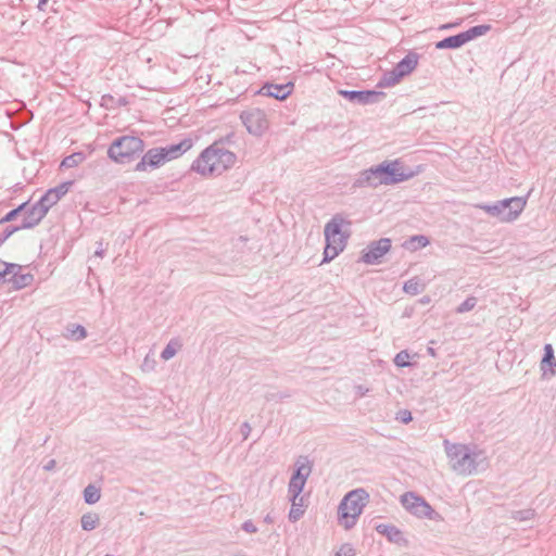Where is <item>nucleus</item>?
Instances as JSON below:
<instances>
[{"label":"nucleus","instance_id":"1","mask_svg":"<svg viewBox=\"0 0 556 556\" xmlns=\"http://www.w3.org/2000/svg\"><path fill=\"white\" fill-rule=\"evenodd\" d=\"M192 146L193 140L191 138H185L178 143L149 149L141 155L140 161L135 166V170L146 172L148 169H156L165 163L180 157L189 151Z\"/></svg>","mask_w":556,"mask_h":556},{"label":"nucleus","instance_id":"2","mask_svg":"<svg viewBox=\"0 0 556 556\" xmlns=\"http://www.w3.org/2000/svg\"><path fill=\"white\" fill-rule=\"evenodd\" d=\"M344 224L351 226L352 223L345 219L341 214H334L325 225L324 235L326 245L324 248L321 264L331 262L345 249L350 232L342 231Z\"/></svg>","mask_w":556,"mask_h":556},{"label":"nucleus","instance_id":"3","mask_svg":"<svg viewBox=\"0 0 556 556\" xmlns=\"http://www.w3.org/2000/svg\"><path fill=\"white\" fill-rule=\"evenodd\" d=\"M368 501L369 493L363 488L348 492L338 507L340 523L348 530L353 528Z\"/></svg>","mask_w":556,"mask_h":556},{"label":"nucleus","instance_id":"4","mask_svg":"<svg viewBox=\"0 0 556 556\" xmlns=\"http://www.w3.org/2000/svg\"><path fill=\"white\" fill-rule=\"evenodd\" d=\"M144 141L137 136L115 138L108 149V156L116 164L126 165L137 160L144 151Z\"/></svg>","mask_w":556,"mask_h":556},{"label":"nucleus","instance_id":"5","mask_svg":"<svg viewBox=\"0 0 556 556\" xmlns=\"http://www.w3.org/2000/svg\"><path fill=\"white\" fill-rule=\"evenodd\" d=\"M444 446L455 471L467 476L477 471L478 458L482 455L481 451L475 452L465 444L450 443L448 440H444Z\"/></svg>","mask_w":556,"mask_h":556},{"label":"nucleus","instance_id":"6","mask_svg":"<svg viewBox=\"0 0 556 556\" xmlns=\"http://www.w3.org/2000/svg\"><path fill=\"white\" fill-rule=\"evenodd\" d=\"M401 503L407 511L418 518H428L434 521L442 519V516L422 496L415 492L404 493L401 496Z\"/></svg>","mask_w":556,"mask_h":556},{"label":"nucleus","instance_id":"7","mask_svg":"<svg viewBox=\"0 0 556 556\" xmlns=\"http://www.w3.org/2000/svg\"><path fill=\"white\" fill-rule=\"evenodd\" d=\"M380 180L382 185H396L406 181L415 176V172L404 169L403 164L399 160L383 161L378 164Z\"/></svg>","mask_w":556,"mask_h":556},{"label":"nucleus","instance_id":"8","mask_svg":"<svg viewBox=\"0 0 556 556\" xmlns=\"http://www.w3.org/2000/svg\"><path fill=\"white\" fill-rule=\"evenodd\" d=\"M240 119L248 132L261 137L269 128V121L265 112L258 108L244 110L240 113Z\"/></svg>","mask_w":556,"mask_h":556},{"label":"nucleus","instance_id":"9","mask_svg":"<svg viewBox=\"0 0 556 556\" xmlns=\"http://www.w3.org/2000/svg\"><path fill=\"white\" fill-rule=\"evenodd\" d=\"M338 94L349 102L357 105H369L381 102L386 98V92L379 90H350L338 89Z\"/></svg>","mask_w":556,"mask_h":556},{"label":"nucleus","instance_id":"10","mask_svg":"<svg viewBox=\"0 0 556 556\" xmlns=\"http://www.w3.org/2000/svg\"><path fill=\"white\" fill-rule=\"evenodd\" d=\"M392 248V241L390 238H381L369 242L366 249L362 251V255L358 262H363L368 265H378L381 263V258Z\"/></svg>","mask_w":556,"mask_h":556},{"label":"nucleus","instance_id":"11","mask_svg":"<svg viewBox=\"0 0 556 556\" xmlns=\"http://www.w3.org/2000/svg\"><path fill=\"white\" fill-rule=\"evenodd\" d=\"M190 169L204 177L212 176L218 170L216 161V149L206 147L199 156L192 162Z\"/></svg>","mask_w":556,"mask_h":556},{"label":"nucleus","instance_id":"12","mask_svg":"<svg viewBox=\"0 0 556 556\" xmlns=\"http://www.w3.org/2000/svg\"><path fill=\"white\" fill-rule=\"evenodd\" d=\"M528 195L511 197L497 201L505 214L502 223H511L518 218L527 205Z\"/></svg>","mask_w":556,"mask_h":556},{"label":"nucleus","instance_id":"13","mask_svg":"<svg viewBox=\"0 0 556 556\" xmlns=\"http://www.w3.org/2000/svg\"><path fill=\"white\" fill-rule=\"evenodd\" d=\"M74 184V180H66L56 187L48 189L38 200L39 205H42L49 212L70 191Z\"/></svg>","mask_w":556,"mask_h":556},{"label":"nucleus","instance_id":"14","mask_svg":"<svg viewBox=\"0 0 556 556\" xmlns=\"http://www.w3.org/2000/svg\"><path fill=\"white\" fill-rule=\"evenodd\" d=\"M294 84L289 81L286 84L265 83L255 94L266 96L276 100H286L293 91Z\"/></svg>","mask_w":556,"mask_h":556},{"label":"nucleus","instance_id":"15","mask_svg":"<svg viewBox=\"0 0 556 556\" xmlns=\"http://www.w3.org/2000/svg\"><path fill=\"white\" fill-rule=\"evenodd\" d=\"M378 165L361 170L352 182L353 189L376 188L382 185L380 175L378 174Z\"/></svg>","mask_w":556,"mask_h":556},{"label":"nucleus","instance_id":"16","mask_svg":"<svg viewBox=\"0 0 556 556\" xmlns=\"http://www.w3.org/2000/svg\"><path fill=\"white\" fill-rule=\"evenodd\" d=\"M25 216L23 218L20 228L23 229H33L46 217L48 214L46 207L39 205L37 201L30 207L27 206L26 211H24Z\"/></svg>","mask_w":556,"mask_h":556},{"label":"nucleus","instance_id":"17","mask_svg":"<svg viewBox=\"0 0 556 556\" xmlns=\"http://www.w3.org/2000/svg\"><path fill=\"white\" fill-rule=\"evenodd\" d=\"M375 530L384 535L391 543H395L400 546L408 545V540L404 536L403 532L391 523H379L375 526Z\"/></svg>","mask_w":556,"mask_h":556},{"label":"nucleus","instance_id":"18","mask_svg":"<svg viewBox=\"0 0 556 556\" xmlns=\"http://www.w3.org/2000/svg\"><path fill=\"white\" fill-rule=\"evenodd\" d=\"M541 370L543 377L547 375V371L553 376L556 374V358L554 355V349L551 343H546L543 348V357L541 359Z\"/></svg>","mask_w":556,"mask_h":556},{"label":"nucleus","instance_id":"19","mask_svg":"<svg viewBox=\"0 0 556 556\" xmlns=\"http://www.w3.org/2000/svg\"><path fill=\"white\" fill-rule=\"evenodd\" d=\"M419 61V54L415 51H409L402 60H400L395 67L403 77L409 75L417 67Z\"/></svg>","mask_w":556,"mask_h":556},{"label":"nucleus","instance_id":"20","mask_svg":"<svg viewBox=\"0 0 556 556\" xmlns=\"http://www.w3.org/2000/svg\"><path fill=\"white\" fill-rule=\"evenodd\" d=\"M216 161L218 173L230 169L235 166L237 162V155L229 149H217L216 150Z\"/></svg>","mask_w":556,"mask_h":556},{"label":"nucleus","instance_id":"21","mask_svg":"<svg viewBox=\"0 0 556 556\" xmlns=\"http://www.w3.org/2000/svg\"><path fill=\"white\" fill-rule=\"evenodd\" d=\"M307 479H305L304 475L292 473L289 484H288V494L289 497L293 498H303L301 493L304 490Z\"/></svg>","mask_w":556,"mask_h":556},{"label":"nucleus","instance_id":"22","mask_svg":"<svg viewBox=\"0 0 556 556\" xmlns=\"http://www.w3.org/2000/svg\"><path fill=\"white\" fill-rule=\"evenodd\" d=\"M466 45L462 33L445 37L434 43L437 50H455Z\"/></svg>","mask_w":556,"mask_h":556},{"label":"nucleus","instance_id":"23","mask_svg":"<svg viewBox=\"0 0 556 556\" xmlns=\"http://www.w3.org/2000/svg\"><path fill=\"white\" fill-rule=\"evenodd\" d=\"M403 78V74H400L397 68L394 66L390 71H386L377 83L378 88H387L395 86Z\"/></svg>","mask_w":556,"mask_h":556},{"label":"nucleus","instance_id":"24","mask_svg":"<svg viewBox=\"0 0 556 556\" xmlns=\"http://www.w3.org/2000/svg\"><path fill=\"white\" fill-rule=\"evenodd\" d=\"M21 270L14 269L9 282H12L15 289L28 287L34 281V275L30 273L21 274Z\"/></svg>","mask_w":556,"mask_h":556},{"label":"nucleus","instance_id":"25","mask_svg":"<svg viewBox=\"0 0 556 556\" xmlns=\"http://www.w3.org/2000/svg\"><path fill=\"white\" fill-rule=\"evenodd\" d=\"M430 243V240L425 235H414L404 241L403 248L409 251H418L426 248Z\"/></svg>","mask_w":556,"mask_h":556},{"label":"nucleus","instance_id":"26","mask_svg":"<svg viewBox=\"0 0 556 556\" xmlns=\"http://www.w3.org/2000/svg\"><path fill=\"white\" fill-rule=\"evenodd\" d=\"M491 29V26L488 24H480L468 28L465 31H462L465 42H469L475 40L478 37L485 35Z\"/></svg>","mask_w":556,"mask_h":556},{"label":"nucleus","instance_id":"27","mask_svg":"<svg viewBox=\"0 0 556 556\" xmlns=\"http://www.w3.org/2000/svg\"><path fill=\"white\" fill-rule=\"evenodd\" d=\"M87 330L80 324H68L66 327L65 338L74 341H80L87 338Z\"/></svg>","mask_w":556,"mask_h":556},{"label":"nucleus","instance_id":"28","mask_svg":"<svg viewBox=\"0 0 556 556\" xmlns=\"http://www.w3.org/2000/svg\"><path fill=\"white\" fill-rule=\"evenodd\" d=\"M83 497H84V501L86 504L93 505L100 500L101 490H100V488L96 486L94 484H88L84 489Z\"/></svg>","mask_w":556,"mask_h":556},{"label":"nucleus","instance_id":"29","mask_svg":"<svg viewBox=\"0 0 556 556\" xmlns=\"http://www.w3.org/2000/svg\"><path fill=\"white\" fill-rule=\"evenodd\" d=\"M289 501L291 503V508L289 510L288 518L291 522H296L304 516L305 513V508H296V505H302L304 498L289 497Z\"/></svg>","mask_w":556,"mask_h":556},{"label":"nucleus","instance_id":"30","mask_svg":"<svg viewBox=\"0 0 556 556\" xmlns=\"http://www.w3.org/2000/svg\"><path fill=\"white\" fill-rule=\"evenodd\" d=\"M86 159V155L84 152H74L67 156H65L61 164H60V167L61 168H72V167H75L77 165H79L80 163H83Z\"/></svg>","mask_w":556,"mask_h":556},{"label":"nucleus","instance_id":"31","mask_svg":"<svg viewBox=\"0 0 556 556\" xmlns=\"http://www.w3.org/2000/svg\"><path fill=\"white\" fill-rule=\"evenodd\" d=\"M100 522L99 515L96 513H86L80 518L81 528L85 531H91L98 527Z\"/></svg>","mask_w":556,"mask_h":556},{"label":"nucleus","instance_id":"32","mask_svg":"<svg viewBox=\"0 0 556 556\" xmlns=\"http://www.w3.org/2000/svg\"><path fill=\"white\" fill-rule=\"evenodd\" d=\"M236 134L233 131L228 132L225 136H222L213 141L212 144H210L214 149H227V147L236 144Z\"/></svg>","mask_w":556,"mask_h":556},{"label":"nucleus","instance_id":"33","mask_svg":"<svg viewBox=\"0 0 556 556\" xmlns=\"http://www.w3.org/2000/svg\"><path fill=\"white\" fill-rule=\"evenodd\" d=\"M28 205L29 200L10 210L3 217L0 218V225L15 220L21 213H24V211H26Z\"/></svg>","mask_w":556,"mask_h":556},{"label":"nucleus","instance_id":"34","mask_svg":"<svg viewBox=\"0 0 556 556\" xmlns=\"http://www.w3.org/2000/svg\"><path fill=\"white\" fill-rule=\"evenodd\" d=\"M313 464L307 459L306 456H301L295 463V469L292 473L304 475L307 479L312 472Z\"/></svg>","mask_w":556,"mask_h":556},{"label":"nucleus","instance_id":"35","mask_svg":"<svg viewBox=\"0 0 556 556\" xmlns=\"http://www.w3.org/2000/svg\"><path fill=\"white\" fill-rule=\"evenodd\" d=\"M480 207L490 216L497 217L500 222H502V218L505 217L503 208L497 201L492 204L481 205Z\"/></svg>","mask_w":556,"mask_h":556},{"label":"nucleus","instance_id":"36","mask_svg":"<svg viewBox=\"0 0 556 556\" xmlns=\"http://www.w3.org/2000/svg\"><path fill=\"white\" fill-rule=\"evenodd\" d=\"M180 346L181 344L178 341H169V343L163 349L161 353V358L164 361L173 358Z\"/></svg>","mask_w":556,"mask_h":556},{"label":"nucleus","instance_id":"37","mask_svg":"<svg viewBox=\"0 0 556 556\" xmlns=\"http://www.w3.org/2000/svg\"><path fill=\"white\" fill-rule=\"evenodd\" d=\"M535 516V510L532 508H526L520 510L511 511L510 517L517 521H528Z\"/></svg>","mask_w":556,"mask_h":556},{"label":"nucleus","instance_id":"38","mask_svg":"<svg viewBox=\"0 0 556 556\" xmlns=\"http://www.w3.org/2000/svg\"><path fill=\"white\" fill-rule=\"evenodd\" d=\"M408 358H409L408 351L403 350L395 355L393 362H394L395 366L399 368L410 367L413 364L408 361Z\"/></svg>","mask_w":556,"mask_h":556},{"label":"nucleus","instance_id":"39","mask_svg":"<svg viewBox=\"0 0 556 556\" xmlns=\"http://www.w3.org/2000/svg\"><path fill=\"white\" fill-rule=\"evenodd\" d=\"M477 298L475 296H468L465 301H463L456 308L457 313H466L475 308L477 305Z\"/></svg>","mask_w":556,"mask_h":556},{"label":"nucleus","instance_id":"40","mask_svg":"<svg viewBox=\"0 0 556 556\" xmlns=\"http://www.w3.org/2000/svg\"><path fill=\"white\" fill-rule=\"evenodd\" d=\"M22 230L20 225H9L0 231V247L15 232Z\"/></svg>","mask_w":556,"mask_h":556},{"label":"nucleus","instance_id":"41","mask_svg":"<svg viewBox=\"0 0 556 556\" xmlns=\"http://www.w3.org/2000/svg\"><path fill=\"white\" fill-rule=\"evenodd\" d=\"M334 556H355V549L351 543H344Z\"/></svg>","mask_w":556,"mask_h":556},{"label":"nucleus","instance_id":"42","mask_svg":"<svg viewBox=\"0 0 556 556\" xmlns=\"http://www.w3.org/2000/svg\"><path fill=\"white\" fill-rule=\"evenodd\" d=\"M291 397V393L289 391H282L277 393H267L265 395L266 401H282Z\"/></svg>","mask_w":556,"mask_h":556},{"label":"nucleus","instance_id":"43","mask_svg":"<svg viewBox=\"0 0 556 556\" xmlns=\"http://www.w3.org/2000/svg\"><path fill=\"white\" fill-rule=\"evenodd\" d=\"M404 291L410 294L419 293V285L415 279H410L404 283Z\"/></svg>","mask_w":556,"mask_h":556},{"label":"nucleus","instance_id":"44","mask_svg":"<svg viewBox=\"0 0 556 556\" xmlns=\"http://www.w3.org/2000/svg\"><path fill=\"white\" fill-rule=\"evenodd\" d=\"M396 419L403 424H408L413 420V416L408 409H402L397 413Z\"/></svg>","mask_w":556,"mask_h":556},{"label":"nucleus","instance_id":"45","mask_svg":"<svg viewBox=\"0 0 556 556\" xmlns=\"http://www.w3.org/2000/svg\"><path fill=\"white\" fill-rule=\"evenodd\" d=\"M241 529L248 533H255L257 531V528L256 526L253 523L252 520H245L242 526H241Z\"/></svg>","mask_w":556,"mask_h":556},{"label":"nucleus","instance_id":"46","mask_svg":"<svg viewBox=\"0 0 556 556\" xmlns=\"http://www.w3.org/2000/svg\"><path fill=\"white\" fill-rule=\"evenodd\" d=\"M251 430H252V428H251V426H250V424L248 421H244V422L241 424L240 432L242 434V439L243 440H247L249 438V435L251 433Z\"/></svg>","mask_w":556,"mask_h":556},{"label":"nucleus","instance_id":"47","mask_svg":"<svg viewBox=\"0 0 556 556\" xmlns=\"http://www.w3.org/2000/svg\"><path fill=\"white\" fill-rule=\"evenodd\" d=\"M109 103H111V106H114L115 98L112 94H104L102 96V105L109 106Z\"/></svg>","mask_w":556,"mask_h":556},{"label":"nucleus","instance_id":"48","mask_svg":"<svg viewBox=\"0 0 556 556\" xmlns=\"http://www.w3.org/2000/svg\"><path fill=\"white\" fill-rule=\"evenodd\" d=\"M97 244H98V247H97V249L94 251V256L103 257L104 254H105V249L103 248L102 240L98 241Z\"/></svg>","mask_w":556,"mask_h":556},{"label":"nucleus","instance_id":"49","mask_svg":"<svg viewBox=\"0 0 556 556\" xmlns=\"http://www.w3.org/2000/svg\"><path fill=\"white\" fill-rule=\"evenodd\" d=\"M116 106H125L128 104V100L125 97H119L114 103Z\"/></svg>","mask_w":556,"mask_h":556},{"label":"nucleus","instance_id":"50","mask_svg":"<svg viewBox=\"0 0 556 556\" xmlns=\"http://www.w3.org/2000/svg\"><path fill=\"white\" fill-rule=\"evenodd\" d=\"M55 466V460L54 459H50L45 466H43V469L46 471H50L54 468Z\"/></svg>","mask_w":556,"mask_h":556},{"label":"nucleus","instance_id":"51","mask_svg":"<svg viewBox=\"0 0 556 556\" xmlns=\"http://www.w3.org/2000/svg\"><path fill=\"white\" fill-rule=\"evenodd\" d=\"M459 24H460V22L447 23V24L442 25L440 27V29H450V28L458 26Z\"/></svg>","mask_w":556,"mask_h":556},{"label":"nucleus","instance_id":"52","mask_svg":"<svg viewBox=\"0 0 556 556\" xmlns=\"http://www.w3.org/2000/svg\"><path fill=\"white\" fill-rule=\"evenodd\" d=\"M49 0H38L37 8L39 11H43Z\"/></svg>","mask_w":556,"mask_h":556},{"label":"nucleus","instance_id":"53","mask_svg":"<svg viewBox=\"0 0 556 556\" xmlns=\"http://www.w3.org/2000/svg\"><path fill=\"white\" fill-rule=\"evenodd\" d=\"M357 391L359 395L364 396L368 392V389H364L362 386H358Z\"/></svg>","mask_w":556,"mask_h":556},{"label":"nucleus","instance_id":"54","mask_svg":"<svg viewBox=\"0 0 556 556\" xmlns=\"http://www.w3.org/2000/svg\"><path fill=\"white\" fill-rule=\"evenodd\" d=\"M264 521H265L266 523H273V522H274V519H273V517L268 514V515H266V516H265Z\"/></svg>","mask_w":556,"mask_h":556},{"label":"nucleus","instance_id":"55","mask_svg":"<svg viewBox=\"0 0 556 556\" xmlns=\"http://www.w3.org/2000/svg\"><path fill=\"white\" fill-rule=\"evenodd\" d=\"M22 188H23L22 184H20V182H18V184H16V185L14 186L13 191H14V192H17V191H18V190H21Z\"/></svg>","mask_w":556,"mask_h":556},{"label":"nucleus","instance_id":"56","mask_svg":"<svg viewBox=\"0 0 556 556\" xmlns=\"http://www.w3.org/2000/svg\"><path fill=\"white\" fill-rule=\"evenodd\" d=\"M428 353L432 356H435V352L433 348H428Z\"/></svg>","mask_w":556,"mask_h":556},{"label":"nucleus","instance_id":"57","mask_svg":"<svg viewBox=\"0 0 556 556\" xmlns=\"http://www.w3.org/2000/svg\"><path fill=\"white\" fill-rule=\"evenodd\" d=\"M296 508H304V504L302 503V505H296Z\"/></svg>","mask_w":556,"mask_h":556},{"label":"nucleus","instance_id":"58","mask_svg":"<svg viewBox=\"0 0 556 556\" xmlns=\"http://www.w3.org/2000/svg\"><path fill=\"white\" fill-rule=\"evenodd\" d=\"M2 264H3V261H2V260H0V267H2Z\"/></svg>","mask_w":556,"mask_h":556}]
</instances>
